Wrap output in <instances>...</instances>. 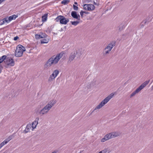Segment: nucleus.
<instances>
[{"instance_id": "obj_1", "label": "nucleus", "mask_w": 153, "mask_h": 153, "mask_svg": "<svg viewBox=\"0 0 153 153\" xmlns=\"http://www.w3.org/2000/svg\"><path fill=\"white\" fill-rule=\"evenodd\" d=\"M64 54L63 52H62L56 55H53L51 56L44 64V68H48L53 65L57 64Z\"/></svg>"}, {"instance_id": "obj_2", "label": "nucleus", "mask_w": 153, "mask_h": 153, "mask_svg": "<svg viewBox=\"0 0 153 153\" xmlns=\"http://www.w3.org/2000/svg\"><path fill=\"white\" fill-rule=\"evenodd\" d=\"M56 103V101L55 100H50L45 106L39 111V114L40 116H43L47 114Z\"/></svg>"}, {"instance_id": "obj_3", "label": "nucleus", "mask_w": 153, "mask_h": 153, "mask_svg": "<svg viewBox=\"0 0 153 153\" xmlns=\"http://www.w3.org/2000/svg\"><path fill=\"white\" fill-rule=\"evenodd\" d=\"M114 94L112 93L105 98L98 105L94 108V111L99 109L105 104H106L112 98L114 95Z\"/></svg>"}, {"instance_id": "obj_4", "label": "nucleus", "mask_w": 153, "mask_h": 153, "mask_svg": "<svg viewBox=\"0 0 153 153\" xmlns=\"http://www.w3.org/2000/svg\"><path fill=\"white\" fill-rule=\"evenodd\" d=\"M26 51L24 47L21 45H18L16 48L15 53V55L17 57H21L22 56L24 52Z\"/></svg>"}, {"instance_id": "obj_5", "label": "nucleus", "mask_w": 153, "mask_h": 153, "mask_svg": "<svg viewBox=\"0 0 153 153\" xmlns=\"http://www.w3.org/2000/svg\"><path fill=\"white\" fill-rule=\"evenodd\" d=\"M150 80L145 81L138 88L134 91L130 95V97L131 98L138 93L142 89L144 88L149 82Z\"/></svg>"}, {"instance_id": "obj_6", "label": "nucleus", "mask_w": 153, "mask_h": 153, "mask_svg": "<svg viewBox=\"0 0 153 153\" xmlns=\"http://www.w3.org/2000/svg\"><path fill=\"white\" fill-rule=\"evenodd\" d=\"M4 62L6 67L13 66L15 65L13 59L11 57H6L4 60Z\"/></svg>"}, {"instance_id": "obj_7", "label": "nucleus", "mask_w": 153, "mask_h": 153, "mask_svg": "<svg viewBox=\"0 0 153 153\" xmlns=\"http://www.w3.org/2000/svg\"><path fill=\"white\" fill-rule=\"evenodd\" d=\"M79 51V50L74 51L73 52H72L69 56L68 61V62H70L74 59L76 57V54H78V52Z\"/></svg>"}, {"instance_id": "obj_8", "label": "nucleus", "mask_w": 153, "mask_h": 153, "mask_svg": "<svg viewBox=\"0 0 153 153\" xmlns=\"http://www.w3.org/2000/svg\"><path fill=\"white\" fill-rule=\"evenodd\" d=\"M83 8L85 10L91 11L94 10L95 7L93 4H87L84 5Z\"/></svg>"}, {"instance_id": "obj_9", "label": "nucleus", "mask_w": 153, "mask_h": 153, "mask_svg": "<svg viewBox=\"0 0 153 153\" xmlns=\"http://www.w3.org/2000/svg\"><path fill=\"white\" fill-rule=\"evenodd\" d=\"M116 42L114 41H112L108 44L107 46L105 48V49L108 50L110 51H111L115 45Z\"/></svg>"}, {"instance_id": "obj_10", "label": "nucleus", "mask_w": 153, "mask_h": 153, "mask_svg": "<svg viewBox=\"0 0 153 153\" xmlns=\"http://www.w3.org/2000/svg\"><path fill=\"white\" fill-rule=\"evenodd\" d=\"M108 134L109 139L114 138L119 136L120 134L117 132H113Z\"/></svg>"}, {"instance_id": "obj_11", "label": "nucleus", "mask_w": 153, "mask_h": 153, "mask_svg": "<svg viewBox=\"0 0 153 153\" xmlns=\"http://www.w3.org/2000/svg\"><path fill=\"white\" fill-rule=\"evenodd\" d=\"M15 134L14 133H13L12 135L10 136L8 138L5 139L1 143L4 146L14 137Z\"/></svg>"}, {"instance_id": "obj_12", "label": "nucleus", "mask_w": 153, "mask_h": 153, "mask_svg": "<svg viewBox=\"0 0 153 153\" xmlns=\"http://www.w3.org/2000/svg\"><path fill=\"white\" fill-rule=\"evenodd\" d=\"M71 15L74 18L77 19L78 20L80 19V16L79 15H77L76 12L75 11H72L71 13Z\"/></svg>"}, {"instance_id": "obj_13", "label": "nucleus", "mask_w": 153, "mask_h": 153, "mask_svg": "<svg viewBox=\"0 0 153 153\" xmlns=\"http://www.w3.org/2000/svg\"><path fill=\"white\" fill-rule=\"evenodd\" d=\"M62 18L60 20V23L61 24L66 25L69 22V19H66L64 16L62 17Z\"/></svg>"}, {"instance_id": "obj_14", "label": "nucleus", "mask_w": 153, "mask_h": 153, "mask_svg": "<svg viewBox=\"0 0 153 153\" xmlns=\"http://www.w3.org/2000/svg\"><path fill=\"white\" fill-rule=\"evenodd\" d=\"M39 118L38 117H36L35 120L33 122L32 125V127L33 128H36L37 125L38 123V121Z\"/></svg>"}, {"instance_id": "obj_15", "label": "nucleus", "mask_w": 153, "mask_h": 153, "mask_svg": "<svg viewBox=\"0 0 153 153\" xmlns=\"http://www.w3.org/2000/svg\"><path fill=\"white\" fill-rule=\"evenodd\" d=\"M31 127H32L30 124H27L26 126V128H25V129L23 131V133L26 134L29 131H30V130L31 128Z\"/></svg>"}, {"instance_id": "obj_16", "label": "nucleus", "mask_w": 153, "mask_h": 153, "mask_svg": "<svg viewBox=\"0 0 153 153\" xmlns=\"http://www.w3.org/2000/svg\"><path fill=\"white\" fill-rule=\"evenodd\" d=\"M125 27L124 25L121 24L117 27V30L118 32H120L123 30Z\"/></svg>"}, {"instance_id": "obj_17", "label": "nucleus", "mask_w": 153, "mask_h": 153, "mask_svg": "<svg viewBox=\"0 0 153 153\" xmlns=\"http://www.w3.org/2000/svg\"><path fill=\"white\" fill-rule=\"evenodd\" d=\"M56 77V76H55L53 73H52L50 76L49 79H48V82H51V81H53V80L55 79V78Z\"/></svg>"}, {"instance_id": "obj_18", "label": "nucleus", "mask_w": 153, "mask_h": 153, "mask_svg": "<svg viewBox=\"0 0 153 153\" xmlns=\"http://www.w3.org/2000/svg\"><path fill=\"white\" fill-rule=\"evenodd\" d=\"M18 16L15 15H13L9 16L8 19V23L11 20L13 19H15Z\"/></svg>"}, {"instance_id": "obj_19", "label": "nucleus", "mask_w": 153, "mask_h": 153, "mask_svg": "<svg viewBox=\"0 0 153 153\" xmlns=\"http://www.w3.org/2000/svg\"><path fill=\"white\" fill-rule=\"evenodd\" d=\"M110 139L109 136L108 134H106L103 138L101 139V141L102 142H104L105 141Z\"/></svg>"}, {"instance_id": "obj_20", "label": "nucleus", "mask_w": 153, "mask_h": 153, "mask_svg": "<svg viewBox=\"0 0 153 153\" xmlns=\"http://www.w3.org/2000/svg\"><path fill=\"white\" fill-rule=\"evenodd\" d=\"M48 14L47 13L45 14L42 16V21L43 22H46L48 18Z\"/></svg>"}, {"instance_id": "obj_21", "label": "nucleus", "mask_w": 153, "mask_h": 153, "mask_svg": "<svg viewBox=\"0 0 153 153\" xmlns=\"http://www.w3.org/2000/svg\"><path fill=\"white\" fill-rule=\"evenodd\" d=\"M5 22L8 23V20L7 18H5L0 21V25L4 24Z\"/></svg>"}, {"instance_id": "obj_22", "label": "nucleus", "mask_w": 153, "mask_h": 153, "mask_svg": "<svg viewBox=\"0 0 153 153\" xmlns=\"http://www.w3.org/2000/svg\"><path fill=\"white\" fill-rule=\"evenodd\" d=\"M49 39L46 38H44L41 40V43L42 44L47 43L48 42Z\"/></svg>"}, {"instance_id": "obj_23", "label": "nucleus", "mask_w": 153, "mask_h": 153, "mask_svg": "<svg viewBox=\"0 0 153 153\" xmlns=\"http://www.w3.org/2000/svg\"><path fill=\"white\" fill-rule=\"evenodd\" d=\"M12 124H9L5 127V129L7 131H10L12 129Z\"/></svg>"}, {"instance_id": "obj_24", "label": "nucleus", "mask_w": 153, "mask_h": 153, "mask_svg": "<svg viewBox=\"0 0 153 153\" xmlns=\"http://www.w3.org/2000/svg\"><path fill=\"white\" fill-rule=\"evenodd\" d=\"M110 52V51H108V50L107 49H105V48H104L103 51V55H107Z\"/></svg>"}, {"instance_id": "obj_25", "label": "nucleus", "mask_w": 153, "mask_h": 153, "mask_svg": "<svg viewBox=\"0 0 153 153\" xmlns=\"http://www.w3.org/2000/svg\"><path fill=\"white\" fill-rule=\"evenodd\" d=\"M63 16H58L55 19V20L56 22H58L59 21L60 22V20L62 19V17Z\"/></svg>"}, {"instance_id": "obj_26", "label": "nucleus", "mask_w": 153, "mask_h": 153, "mask_svg": "<svg viewBox=\"0 0 153 153\" xmlns=\"http://www.w3.org/2000/svg\"><path fill=\"white\" fill-rule=\"evenodd\" d=\"M71 23L72 25L75 26L77 25L79 23V21H77L73 22L71 21Z\"/></svg>"}, {"instance_id": "obj_27", "label": "nucleus", "mask_w": 153, "mask_h": 153, "mask_svg": "<svg viewBox=\"0 0 153 153\" xmlns=\"http://www.w3.org/2000/svg\"><path fill=\"white\" fill-rule=\"evenodd\" d=\"M53 73L56 77L59 74V71L57 69L53 71Z\"/></svg>"}, {"instance_id": "obj_28", "label": "nucleus", "mask_w": 153, "mask_h": 153, "mask_svg": "<svg viewBox=\"0 0 153 153\" xmlns=\"http://www.w3.org/2000/svg\"><path fill=\"white\" fill-rule=\"evenodd\" d=\"M40 34L41 36V38H45L48 36L45 33H42Z\"/></svg>"}, {"instance_id": "obj_29", "label": "nucleus", "mask_w": 153, "mask_h": 153, "mask_svg": "<svg viewBox=\"0 0 153 153\" xmlns=\"http://www.w3.org/2000/svg\"><path fill=\"white\" fill-rule=\"evenodd\" d=\"M69 2V1L68 0H64L62 1L61 3L64 4H66L68 3Z\"/></svg>"}, {"instance_id": "obj_30", "label": "nucleus", "mask_w": 153, "mask_h": 153, "mask_svg": "<svg viewBox=\"0 0 153 153\" xmlns=\"http://www.w3.org/2000/svg\"><path fill=\"white\" fill-rule=\"evenodd\" d=\"M107 152V149H105L102 151L100 152L101 153H106Z\"/></svg>"}, {"instance_id": "obj_31", "label": "nucleus", "mask_w": 153, "mask_h": 153, "mask_svg": "<svg viewBox=\"0 0 153 153\" xmlns=\"http://www.w3.org/2000/svg\"><path fill=\"white\" fill-rule=\"evenodd\" d=\"M78 7L77 6H76L74 4L73 5V8L74 10H78Z\"/></svg>"}, {"instance_id": "obj_32", "label": "nucleus", "mask_w": 153, "mask_h": 153, "mask_svg": "<svg viewBox=\"0 0 153 153\" xmlns=\"http://www.w3.org/2000/svg\"><path fill=\"white\" fill-rule=\"evenodd\" d=\"M35 37L36 38H38V39L41 38V34H39V35L36 34V35Z\"/></svg>"}, {"instance_id": "obj_33", "label": "nucleus", "mask_w": 153, "mask_h": 153, "mask_svg": "<svg viewBox=\"0 0 153 153\" xmlns=\"http://www.w3.org/2000/svg\"><path fill=\"white\" fill-rule=\"evenodd\" d=\"M80 13L81 15V17L82 18L83 17V15L84 13L83 11H81L80 12Z\"/></svg>"}, {"instance_id": "obj_34", "label": "nucleus", "mask_w": 153, "mask_h": 153, "mask_svg": "<svg viewBox=\"0 0 153 153\" xmlns=\"http://www.w3.org/2000/svg\"><path fill=\"white\" fill-rule=\"evenodd\" d=\"M146 22H147V21L146 20H145L143 21L142 22V24L143 23V24L145 25L146 24Z\"/></svg>"}, {"instance_id": "obj_35", "label": "nucleus", "mask_w": 153, "mask_h": 153, "mask_svg": "<svg viewBox=\"0 0 153 153\" xmlns=\"http://www.w3.org/2000/svg\"><path fill=\"white\" fill-rule=\"evenodd\" d=\"M19 37L18 36H16L14 38V40L15 41H16L18 39H19Z\"/></svg>"}, {"instance_id": "obj_36", "label": "nucleus", "mask_w": 153, "mask_h": 153, "mask_svg": "<svg viewBox=\"0 0 153 153\" xmlns=\"http://www.w3.org/2000/svg\"><path fill=\"white\" fill-rule=\"evenodd\" d=\"M4 146V145H3V144L1 143L0 144V149Z\"/></svg>"}, {"instance_id": "obj_37", "label": "nucleus", "mask_w": 153, "mask_h": 153, "mask_svg": "<svg viewBox=\"0 0 153 153\" xmlns=\"http://www.w3.org/2000/svg\"><path fill=\"white\" fill-rule=\"evenodd\" d=\"M144 25L143 24H141V25H140V27L142 28H143L144 26Z\"/></svg>"}, {"instance_id": "obj_38", "label": "nucleus", "mask_w": 153, "mask_h": 153, "mask_svg": "<svg viewBox=\"0 0 153 153\" xmlns=\"http://www.w3.org/2000/svg\"><path fill=\"white\" fill-rule=\"evenodd\" d=\"M5 1V0H0V4Z\"/></svg>"}, {"instance_id": "obj_39", "label": "nucleus", "mask_w": 153, "mask_h": 153, "mask_svg": "<svg viewBox=\"0 0 153 153\" xmlns=\"http://www.w3.org/2000/svg\"><path fill=\"white\" fill-rule=\"evenodd\" d=\"M94 3L95 5H99V4H97V3H96L95 2H94Z\"/></svg>"}, {"instance_id": "obj_40", "label": "nucleus", "mask_w": 153, "mask_h": 153, "mask_svg": "<svg viewBox=\"0 0 153 153\" xmlns=\"http://www.w3.org/2000/svg\"><path fill=\"white\" fill-rule=\"evenodd\" d=\"M84 13H85L86 14H88L89 13L88 12L86 11H83Z\"/></svg>"}, {"instance_id": "obj_41", "label": "nucleus", "mask_w": 153, "mask_h": 153, "mask_svg": "<svg viewBox=\"0 0 153 153\" xmlns=\"http://www.w3.org/2000/svg\"><path fill=\"white\" fill-rule=\"evenodd\" d=\"M78 54L79 56H80L82 54V53H81V52H80V53H79Z\"/></svg>"}, {"instance_id": "obj_42", "label": "nucleus", "mask_w": 153, "mask_h": 153, "mask_svg": "<svg viewBox=\"0 0 153 153\" xmlns=\"http://www.w3.org/2000/svg\"><path fill=\"white\" fill-rule=\"evenodd\" d=\"M151 89L152 90H153V85L151 87Z\"/></svg>"}, {"instance_id": "obj_43", "label": "nucleus", "mask_w": 153, "mask_h": 153, "mask_svg": "<svg viewBox=\"0 0 153 153\" xmlns=\"http://www.w3.org/2000/svg\"><path fill=\"white\" fill-rule=\"evenodd\" d=\"M52 153H57V152L56 151H54V152H52Z\"/></svg>"}, {"instance_id": "obj_44", "label": "nucleus", "mask_w": 153, "mask_h": 153, "mask_svg": "<svg viewBox=\"0 0 153 153\" xmlns=\"http://www.w3.org/2000/svg\"><path fill=\"white\" fill-rule=\"evenodd\" d=\"M91 87V86H89L88 87H87V88H90Z\"/></svg>"}, {"instance_id": "obj_45", "label": "nucleus", "mask_w": 153, "mask_h": 153, "mask_svg": "<svg viewBox=\"0 0 153 153\" xmlns=\"http://www.w3.org/2000/svg\"><path fill=\"white\" fill-rule=\"evenodd\" d=\"M74 4H77V3L76 2H74Z\"/></svg>"}, {"instance_id": "obj_46", "label": "nucleus", "mask_w": 153, "mask_h": 153, "mask_svg": "<svg viewBox=\"0 0 153 153\" xmlns=\"http://www.w3.org/2000/svg\"><path fill=\"white\" fill-rule=\"evenodd\" d=\"M101 153L100 152H99V153Z\"/></svg>"}, {"instance_id": "obj_47", "label": "nucleus", "mask_w": 153, "mask_h": 153, "mask_svg": "<svg viewBox=\"0 0 153 153\" xmlns=\"http://www.w3.org/2000/svg\"><path fill=\"white\" fill-rule=\"evenodd\" d=\"M79 153H80V152H79Z\"/></svg>"}]
</instances>
